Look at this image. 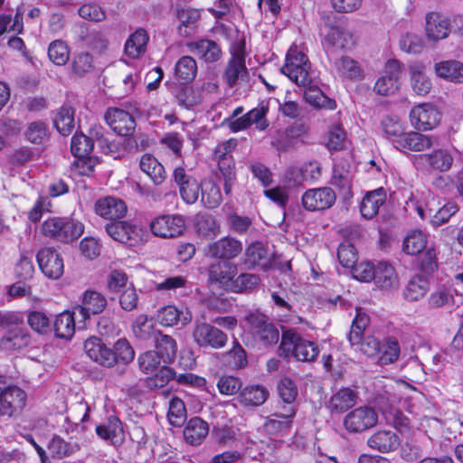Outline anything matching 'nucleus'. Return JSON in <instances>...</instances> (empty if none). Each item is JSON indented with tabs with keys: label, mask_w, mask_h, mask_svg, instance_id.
<instances>
[{
	"label": "nucleus",
	"mask_w": 463,
	"mask_h": 463,
	"mask_svg": "<svg viewBox=\"0 0 463 463\" xmlns=\"http://www.w3.org/2000/svg\"><path fill=\"white\" fill-rule=\"evenodd\" d=\"M104 118L114 132L127 137L123 144L125 150H137V141L132 137L136 129V121L130 113L121 109L109 108ZM90 133L105 154L114 155L120 151L122 145L111 139V135L105 133L102 127L94 128Z\"/></svg>",
	"instance_id": "nucleus-1"
},
{
	"label": "nucleus",
	"mask_w": 463,
	"mask_h": 463,
	"mask_svg": "<svg viewBox=\"0 0 463 463\" xmlns=\"http://www.w3.org/2000/svg\"><path fill=\"white\" fill-rule=\"evenodd\" d=\"M370 324L369 316L361 308H356V315L352 321L348 334V341L352 346H356L367 356H374L380 354L382 343L373 335L364 337V331Z\"/></svg>",
	"instance_id": "nucleus-2"
},
{
	"label": "nucleus",
	"mask_w": 463,
	"mask_h": 463,
	"mask_svg": "<svg viewBox=\"0 0 463 463\" xmlns=\"http://www.w3.org/2000/svg\"><path fill=\"white\" fill-rule=\"evenodd\" d=\"M279 349L285 356L293 355L301 362H312L319 354L316 343L304 339L293 329L282 333Z\"/></svg>",
	"instance_id": "nucleus-3"
},
{
	"label": "nucleus",
	"mask_w": 463,
	"mask_h": 463,
	"mask_svg": "<svg viewBox=\"0 0 463 463\" xmlns=\"http://www.w3.org/2000/svg\"><path fill=\"white\" fill-rule=\"evenodd\" d=\"M84 225L69 217H52L42 224L44 236L53 238L61 242H70L82 235Z\"/></svg>",
	"instance_id": "nucleus-4"
},
{
	"label": "nucleus",
	"mask_w": 463,
	"mask_h": 463,
	"mask_svg": "<svg viewBox=\"0 0 463 463\" xmlns=\"http://www.w3.org/2000/svg\"><path fill=\"white\" fill-rule=\"evenodd\" d=\"M281 72L296 84H309L310 77L315 74L307 55L293 49L288 51Z\"/></svg>",
	"instance_id": "nucleus-5"
},
{
	"label": "nucleus",
	"mask_w": 463,
	"mask_h": 463,
	"mask_svg": "<svg viewBox=\"0 0 463 463\" xmlns=\"http://www.w3.org/2000/svg\"><path fill=\"white\" fill-rule=\"evenodd\" d=\"M378 413L371 406L364 405L350 411L343 420L345 430L350 434H358L374 427Z\"/></svg>",
	"instance_id": "nucleus-6"
},
{
	"label": "nucleus",
	"mask_w": 463,
	"mask_h": 463,
	"mask_svg": "<svg viewBox=\"0 0 463 463\" xmlns=\"http://www.w3.org/2000/svg\"><path fill=\"white\" fill-rule=\"evenodd\" d=\"M193 339L201 348L222 349L228 343V335L217 326L206 322H195Z\"/></svg>",
	"instance_id": "nucleus-7"
},
{
	"label": "nucleus",
	"mask_w": 463,
	"mask_h": 463,
	"mask_svg": "<svg viewBox=\"0 0 463 463\" xmlns=\"http://www.w3.org/2000/svg\"><path fill=\"white\" fill-rule=\"evenodd\" d=\"M242 250V242L228 235L209 243L204 249V254L211 259L230 262L240 256Z\"/></svg>",
	"instance_id": "nucleus-8"
},
{
	"label": "nucleus",
	"mask_w": 463,
	"mask_h": 463,
	"mask_svg": "<svg viewBox=\"0 0 463 463\" xmlns=\"http://www.w3.org/2000/svg\"><path fill=\"white\" fill-rule=\"evenodd\" d=\"M12 315H5L1 318L2 326H12L0 340V346L6 351L17 350L27 346L31 337L27 330L14 321Z\"/></svg>",
	"instance_id": "nucleus-9"
},
{
	"label": "nucleus",
	"mask_w": 463,
	"mask_h": 463,
	"mask_svg": "<svg viewBox=\"0 0 463 463\" xmlns=\"http://www.w3.org/2000/svg\"><path fill=\"white\" fill-rule=\"evenodd\" d=\"M403 71V64L398 60H389L381 77L376 80L373 90L382 96L394 94L400 88V79Z\"/></svg>",
	"instance_id": "nucleus-10"
},
{
	"label": "nucleus",
	"mask_w": 463,
	"mask_h": 463,
	"mask_svg": "<svg viewBox=\"0 0 463 463\" xmlns=\"http://www.w3.org/2000/svg\"><path fill=\"white\" fill-rule=\"evenodd\" d=\"M245 320L264 345L279 342V331L266 315L259 311L250 312L245 317Z\"/></svg>",
	"instance_id": "nucleus-11"
},
{
	"label": "nucleus",
	"mask_w": 463,
	"mask_h": 463,
	"mask_svg": "<svg viewBox=\"0 0 463 463\" xmlns=\"http://www.w3.org/2000/svg\"><path fill=\"white\" fill-rule=\"evenodd\" d=\"M4 385V377L0 376V416L11 417L25 406L26 393L18 386Z\"/></svg>",
	"instance_id": "nucleus-12"
},
{
	"label": "nucleus",
	"mask_w": 463,
	"mask_h": 463,
	"mask_svg": "<svg viewBox=\"0 0 463 463\" xmlns=\"http://www.w3.org/2000/svg\"><path fill=\"white\" fill-rule=\"evenodd\" d=\"M235 266L228 261L216 260L208 267V285L213 290L229 291L235 276Z\"/></svg>",
	"instance_id": "nucleus-13"
},
{
	"label": "nucleus",
	"mask_w": 463,
	"mask_h": 463,
	"mask_svg": "<svg viewBox=\"0 0 463 463\" xmlns=\"http://www.w3.org/2000/svg\"><path fill=\"white\" fill-rule=\"evenodd\" d=\"M152 233L161 238H175L185 230L183 216L178 214H163L153 219L149 223Z\"/></svg>",
	"instance_id": "nucleus-14"
},
{
	"label": "nucleus",
	"mask_w": 463,
	"mask_h": 463,
	"mask_svg": "<svg viewBox=\"0 0 463 463\" xmlns=\"http://www.w3.org/2000/svg\"><path fill=\"white\" fill-rule=\"evenodd\" d=\"M453 160L449 151L439 148L415 156L414 163L427 171L447 172L451 168Z\"/></svg>",
	"instance_id": "nucleus-15"
},
{
	"label": "nucleus",
	"mask_w": 463,
	"mask_h": 463,
	"mask_svg": "<svg viewBox=\"0 0 463 463\" xmlns=\"http://www.w3.org/2000/svg\"><path fill=\"white\" fill-rule=\"evenodd\" d=\"M105 230L114 241L131 246L142 239V230L126 221L111 222L106 224Z\"/></svg>",
	"instance_id": "nucleus-16"
},
{
	"label": "nucleus",
	"mask_w": 463,
	"mask_h": 463,
	"mask_svg": "<svg viewBox=\"0 0 463 463\" xmlns=\"http://www.w3.org/2000/svg\"><path fill=\"white\" fill-rule=\"evenodd\" d=\"M42 272L52 279H59L64 271L63 260L53 248L41 249L36 256Z\"/></svg>",
	"instance_id": "nucleus-17"
},
{
	"label": "nucleus",
	"mask_w": 463,
	"mask_h": 463,
	"mask_svg": "<svg viewBox=\"0 0 463 463\" xmlns=\"http://www.w3.org/2000/svg\"><path fill=\"white\" fill-rule=\"evenodd\" d=\"M173 179L179 188V193L184 202L188 204L194 203L199 197L201 184L193 175H188L182 166H177L174 169Z\"/></svg>",
	"instance_id": "nucleus-18"
},
{
	"label": "nucleus",
	"mask_w": 463,
	"mask_h": 463,
	"mask_svg": "<svg viewBox=\"0 0 463 463\" xmlns=\"http://www.w3.org/2000/svg\"><path fill=\"white\" fill-rule=\"evenodd\" d=\"M336 196L330 187L309 189L302 196V204L307 211H322L330 208Z\"/></svg>",
	"instance_id": "nucleus-19"
},
{
	"label": "nucleus",
	"mask_w": 463,
	"mask_h": 463,
	"mask_svg": "<svg viewBox=\"0 0 463 463\" xmlns=\"http://www.w3.org/2000/svg\"><path fill=\"white\" fill-rule=\"evenodd\" d=\"M410 118L416 129L426 131L432 129L439 123L440 114L433 105L424 103L411 109Z\"/></svg>",
	"instance_id": "nucleus-20"
},
{
	"label": "nucleus",
	"mask_w": 463,
	"mask_h": 463,
	"mask_svg": "<svg viewBox=\"0 0 463 463\" xmlns=\"http://www.w3.org/2000/svg\"><path fill=\"white\" fill-rule=\"evenodd\" d=\"M248 76V71L245 65V55L242 50H235L231 59L228 61L224 70L222 78L225 82L231 87L239 84L240 81L244 80Z\"/></svg>",
	"instance_id": "nucleus-21"
},
{
	"label": "nucleus",
	"mask_w": 463,
	"mask_h": 463,
	"mask_svg": "<svg viewBox=\"0 0 463 463\" xmlns=\"http://www.w3.org/2000/svg\"><path fill=\"white\" fill-rule=\"evenodd\" d=\"M84 350L91 360L102 366L110 368L116 364L112 349L107 347L98 337L87 339L84 343Z\"/></svg>",
	"instance_id": "nucleus-22"
},
{
	"label": "nucleus",
	"mask_w": 463,
	"mask_h": 463,
	"mask_svg": "<svg viewBox=\"0 0 463 463\" xmlns=\"http://www.w3.org/2000/svg\"><path fill=\"white\" fill-rule=\"evenodd\" d=\"M367 446L381 453H390L398 449L401 439L398 434L391 430H378L367 439Z\"/></svg>",
	"instance_id": "nucleus-23"
},
{
	"label": "nucleus",
	"mask_w": 463,
	"mask_h": 463,
	"mask_svg": "<svg viewBox=\"0 0 463 463\" xmlns=\"http://www.w3.org/2000/svg\"><path fill=\"white\" fill-rule=\"evenodd\" d=\"M243 263L248 269L260 267L266 269L271 265V254L263 243L254 241L245 249Z\"/></svg>",
	"instance_id": "nucleus-24"
},
{
	"label": "nucleus",
	"mask_w": 463,
	"mask_h": 463,
	"mask_svg": "<svg viewBox=\"0 0 463 463\" xmlns=\"http://www.w3.org/2000/svg\"><path fill=\"white\" fill-rule=\"evenodd\" d=\"M107 307L106 298L98 291L86 290L82 296L81 305L74 307L75 311L83 320L89 319L90 315L101 313Z\"/></svg>",
	"instance_id": "nucleus-25"
},
{
	"label": "nucleus",
	"mask_w": 463,
	"mask_h": 463,
	"mask_svg": "<svg viewBox=\"0 0 463 463\" xmlns=\"http://www.w3.org/2000/svg\"><path fill=\"white\" fill-rule=\"evenodd\" d=\"M95 212L104 219L115 221L125 216L127 205L118 198L106 196L95 203Z\"/></svg>",
	"instance_id": "nucleus-26"
},
{
	"label": "nucleus",
	"mask_w": 463,
	"mask_h": 463,
	"mask_svg": "<svg viewBox=\"0 0 463 463\" xmlns=\"http://www.w3.org/2000/svg\"><path fill=\"white\" fill-rule=\"evenodd\" d=\"M435 143H437V138L432 136L410 131L406 132L403 137L398 140V147L396 149L400 151L423 152L430 148Z\"/></svg>",
	"instance_id": "nucleus-27"
},
{
	"label": "nucleus",
	"mask_w": 463,
	"mask_h": 463,
	"mask_svg": "<svg viewBox=\"0 0 463 463\" xmlns=\"http://www.w3.org/2000/svg\"><path fill=\"white\" fill-rule=\"evenodd\" d=\"M299 86H303L305 88L304 90V99L305 100L315 108L319 109H335L336 107V103L334 99L326 97L322 90L317 87V82L316 80V75H312L310 77L309 84H298Z\"/></svg>",
	"instance_id": "nucleus-28"
},
{
	"label": "nucleus",
	"mask_w": 463,
	"mask_h": 463,
	"mask_svg": "<svg viewBox=\"0 0 463 463\" xmlns=\"http://www.w3.org/2000/svg\"><path fill=\"white\" fill-rule=\"evenodd\" d=\"M437 77L455 84L463 83V62L458 60H445L434 64Z\"/></svg>",
	"instance_id": "nucleus-29"
},
{
	"label": "nucleus",
	"mask_w": 463,
	"mask_h": 463,
	"mask_svg": "<svg viewBox=\"0 0 463 463\" xmlns=\"http://www.w3.org/2000/svg\"><path fill=\"white\" fill-rule=\"evenodd\" d=\"M425 31L428 39L443 40L450 32L449 20L439 13H429L426 14Z\"/></svg>",
	"instance_id": "nucleus-30"
},
{
	"label": "nucleus",
	"mask_w": 463,
	"mask_h": 463,
	"mask_svg": "<svg viewBox=\"0 0 463 463\" xmlns=\"http://www.w3.org/2000/svg\"><path fill=\"white\" fill-rule=\"evenodd\" d=\"M357 399L355 391L344 387L331 396L327 408L332 413H344L355 405Z\"/></svg>",
	"instance_id": "nucleus-31"
},
{
	"label": "nucleus",
	"mask_w": 463,
	"mask_h": 463,
	"mask_svg": "<svg viewBox=\"0 0 463 463\" xmlns=\"http://www.w3.org/2000/svg\"><path fill=\"white\" fill-rule=\"evenodd\" d=\"M373 281L383 290L393 289L399 284L398 275L394 268L386 261L377 263Z\"/></svg>",
	"instance_id": "nucleus-32"
},
{
	"label": "nucleus",
	"mask_w": 463,
	"mask_h": 463,
	"mask_svg": "<svg viewBox=\"0 0 463 463\" xmlns=\"http://www.w3.org/2000/svg\"><path fill=\"white\" fill-rule=\"evenodd\" d=\"M409 73L411 86L413 91L424 96L431 90V80L424 72V66L420 62H414L409 65Z\"/></svg>",
	"instance_id": "nucleus-33"
},
{
	"label": "nucleus",
	"mask_w": 463,
	"mask_h": 463,
	"mask_svg": "<svg viewBox=\"0 0 463 463\" xmlns=\"http://www.w3.org/2000/svg\"><path fill=\"white\" fill-rule=\"evenodd\" d=\"M189 51L206 62H214L221 57V49L211 40H200L187 44Z\"/></svg>",
	"instance_id": "nucleus-34"
},
{
	"label": "nucleus",
	"mask_w": 463,
	"mask_h": 463,
	"mask_svg": "<svg viewBox=\"0 0 463 463\" xmlns=\"http://www.w3.org/2000/svg\"><path fill=\"white\" fill-rule=\"evenodd\" d=\"M326 46L328 55L333 53V49H348L354 45V38L351 33L339 27L331 28L326 37Z\"/></svg>",
	"instance_id": "nucleus-35"
},
{
	"label": "nucleus",
	"mask_w": 463,
	"mask_h": 463,
	"mask_svg": "<svg viewBox=\"0 0 463 463\" xmlns=\"http://www.w3.org/2000/svg\"><path fill=\"white\" fill-rule=\"evenodd\" d=\"M208 423L199 417L192 418L184 430V439L191 445L195 446L208 435Z\"/></svg>",
	"instance_id": "nucleus-36"
},
{
	"label": "nucleus",
	"mask_w": 463,
	"mask_h": 463,
	"mask_svg": "<svg viewBox=\"0 0 463 463\" xmlns=\"http://www.w3.org/2000/svg\"><path fill=\"white\" fill-rule=\"evenodd\" d=\"M200 13L195 9H181L177 11V18L180 22L178 33L182 37H189L195 33Z\"/></svg>",
	"instance_id": "nucleus-37"
},
{
	"label": "nucleus",
	"mask_w": 463,
	"mask_h": 463,
	"mask_svg": "<svg viewBox=\"0 0 463 463\" xmlns=\"http://www.w3.org/2000/svg\"><path fill=\"white\" fill-rule=\"evenodd\" d=\"M149 36L146 30L139 28L133 33L125 43V52L130 58L136 59L145 53Z\"/></svg>",
	"instance_id": "nucleus-38"
},
{
	"label": "nucleus",
	"mask_w": 463,
	"mask_h": 463,
	"mask_svg": "<svg viewBox=\"0 0 463 463\" xmlns=\"http://www.w3.org/2000/svg\"><path fill=\"white\" fill-rule=\"evenodd\" d=\"M140 169L146 173L156 185L165 180L166 173L164 165L151 155H144L140 160Z\"/></svg>",
	"instance_id": "nucleus-39"
},
{
	"label": "nucleus",
	"mask_w": 463,
	"mask_h": 463,
	"mask_svg": "<svg viewBox=\"0 0 463 463\" xmlns=\"http://www.w3.org/2000/svg\"><path fill=\"white\" fill-rule=\"evenodd\" d=\"M154 343L156 348L155 352L158 354L164 363L170 364L175 360L177 353V344L171 335L160 332Z\"/></svg>",
	"instance_id": "nucleus-40"
},
{
	"label": "nucleus",
	"mask_w": 463,
	"mask_h": 463,
	"mask_svg": "<svg viewBox=\"0 0 463 463\" xmlns=\"http://www.w3.org/2000/svg\"><path fill=\"white\" fill-rule=\"evenodd\" d=\"M75 309L73 312L65 311L58 315L54 320L53 327L57 337L71 339L75 332Z\"/></svg>",
	"instance_id": "nucleus-41"
},
{
	"label": "nucleus",
	"mask_w": 463,
	"mask_h": 463,
	"mask_svg": "<svg viewBox=\"0 0 463 463\" xmlns=\"http://www.w3.org/2000/svg\"><path fill=\"white\" fill-rule=\"evenodd\" d=\"M201 202L209 209L217 208L222 201V195L220 186L213 180L204 179L201 182Z\"/></svg>",
	"instance_id": "nucleus-42"
},
{
	"label": "nucleus",
	"mask_w": 463,
	"mask_h": 463,
	"mask_svg": "<svg viewBox=\"0 0 463 463\" xmlns=\"http://www.w3.org/2000/svg\"><path fill=\"white\" fill-rule=\"evenodd\" d=\"M192 319L189 313L183 314L175 306L168 305L161 307L157 313V321L164 326H173L179 321L183 325L188 324Z\"/></svg>",
	"instance_id": "nucleus-43"
},
{
	"label": "nucleus",
	"mask_w": 463,
	"mask_h": 463,
	"mask_svg": "<svg viewBox=\"0 0 463 463\" xmlns=\"http://www.w3.org/2000/svg\"><path fill=\"white\" fill-rule=\"evenodd\" d=\"M385 202V196L383 189H378L368 193L362 200L360 205L361 214L366 219H372L379 211L380 206Z\"/></svg>",
	"instance_id": "nucleus-44"
},
{
	"label": "nucleus",
	"mask_w": 463,
	"mask_h": 463,
	"mask_svg": "<svg viewBox=\"0 0 463 463\" xmlns=\"http://www.w3.org/2000/svg\"><path fill=\"white\" fill-rule=\"evenodd\" d=\"M268 397L269 392L266 388L260 385H251L242 389L238 399L245 406H260L267 401Z\"/></svg>",
	"instance_id": "nucleus-45"
},
{
	"label": "nucleus",
	"mask_w": 463,
	"mask_h": 463,
	"mask_svg": "<svg viewBox=\"0 0 463 463\" xmlns=\"http://www.w3.org/2000/svg\"><path fill=\"white\" fill-rule=\"evenodd\" d=\"M132 330L135 336L139 340H152L153 342L161 332L155 327V325L151 321H148L146 315H139L136 318L132 326Z\"/></svg>",
	"instance_id": "nucleus-46"
},
{
	"label": "nucleus",
	"mask_w": 463,
	"mask_h": 463,
	"mask_svg": "<svg viewBox=\"0 0 463 463\" xmlns=\"http://www.w3.org/2000/svg\"><path fill=\"white\" fill-rule=\"evenodd\" d=\"M194 227L196 232L204 238H213L220 233L219 223L216 219L210 214H197L195 217Z\"/></svg>",
	"instance_id": "nucleus-47"
},
{
	"label": "nucleus",
	"mask_w": 463,
	"mask_h": 463,
	"mask_svg": "<svg viewBox=\"0 0 463 463\" xmlns=\"http://www.w3.org/2000/svg\"><path fill=\"white\" fill-rule=\"evenodd\" d=\"M197 74V63L191 56L181 57L175 67V78L183 82L192 81Z\"/></svg>",
	"instance_id": "nucleus-48"
},
{
	"label": "nucleus",
	"mask_w": 463,
	"mask_h": 463,
	"mask_svg": "<svg viewBox=\"0 0 463 463\" xmlns=\"http://www.w3.org/2000/svg\"><path fill=\"white\" fill-rule=\"evenodd\" d=\"M351 183L350 165L345 160L335 163L333 168L332 184L348 193L351 189Z\"/></svg>",
	"instance_id": "nucleus-49"
},
{
	"label": "nucleus",
	"mask_w": 463,
	"mask_h": 463,
	"mask_svg": "<svg viewBox=\"0 0 463 463\" xmlns=\"http://www.w3.org/2000/svg\"><path fill=\"white\" fill-rule=\"evenodd\" d=\"M54 126L62 136H69L75 127L73 109L66 105L60 108L54 118Z\"/></svg>",
	"instance_id": "nucleus-50"
},
{
	"label": "nucleus",
	"mask_w": 463,
	"mask_h": 463,
	"mask_svg": "<svg viewBox=\"0 0 463 463\" xmlns=\"http://www.w3.org/2000/svg\"><path fill=\"white\" fill-rule=\"evenodd\" d=\"M429 289V281L424 275L412 277L405 290L404 298L409 301H417L421 298Z\"/></svg>",
	"instance_id": "nucleus-51"
},
{
	"label": "nucleus",
	"mask_w": 463,
	"mask_h": 463,
	"mask_svg": "<svg viewBox=\"0 0 463 463\" xmlns=\"http://www.w3.org/2000/svg\"><path fill=\"white\" fill-rule=\"evenodd\" d=\"M382 127L387 138L397 148L398 140L402 139L406 133L404 125L397 118L386 117L382 121Z\"/></svg>",
	"instance_id": "nucleus-52"
},
{
	"label": "nucleus",
	"mask_w": 463,
	"mask_h": 463,
	"mask_svg": "<svg viewBox=\"0 0 463 463\" xmlns=\"http://www.w3.org/2000/svg\"><path fill=\"white\" fill-rule=\"evenodd\" d=\"M334 68L340 76L347 79H358L362 75V70L357 61L348 56L336 59Z\"/></svg>",
	"instance_id": "nucleus-53"
},
{
	"label": "nucleus",
	"mask_w": 463,
	"mask_h": 463,
	"mask_svg": "<svg viewBox=\"0 0 463 463\" xmlns=\"http://www.w3.org/2000/svg\"><path fill=\"white\" fill-rule=\"evenodd\" d=\"M175 99L180 106L189 109L201 102L202 92L194 86H182L176 90Z\"/></svg>",
	"instance_id": "nucleus-54"
},
{
	"label": "nucleus",
	"mask_w": 463,
	"mask_h": 463,
	"mask_svg": "<svg viewBox=\"0 0 463 463\" xmlns=\"http://www.w3.org/2000/svg\"><path fill=\"white\" fill-rule=\"evenodd\" d=\"M382 350L379 354L381 364H390L396 362L400 356L401 349L398 340L394 337H387L382 343Z\"/></svg>",
	"instance_id": "nucleus-55"
},
{
	"label": "nucleus",
	"mask_w": 463,
	"mask_h": 463,
	"mask_svg": "<svg viewBox=\"0 0 463 463\" xmlns=\"http://www.w3.org/2000/svg\"><path fill=\"white\" fill-rule=\"evenodd\" d=\"M426 235L420 231H414L404 239L402 249L408 255H416L426 248Z\"/></svg>",
	"instance_id": "nucleus-56"
},
{
	"label": "nucleus",
	"mask_w": 463,
	"mask_h": 463,
	"mask_svg": "<svg viewBox=\"0 0 463 463\" xmlns=\"http://www.w3.org/2000/svg\"><path fill=\"white\" fill-rule=\"evenodd\" d=\"M169 423L174 427H181L186 420V410L184 402L177 398H172L169 402L167 413Z\"/></svg>",
	"instance_id": "nucleus-57"
},
{
	"label": "nucleus",
	"mask_w": 463,
	"mask_h": 463,
	"mask_svg": "<svg viewBox=\"0 0 463 463\" xmlns=\"http://www.w3.org/2000/svg\"><path fill=\"white\" fill-rule=\"evenodd\" d=\"M93 149V140L84 134H75L71 138V150L77 158L86 157Z\"/></svg>",
	"instance_id": "nucleus-58"
},
{
	"label": "nucleus",
	"mask_w": 463,
	"mask_h": 463,
	"mask_svg": "<svg viewBox=\"0 0 463 463\" xmlns=\"http://www.w3.org/2000/svg\"><path fill=\"white\" fill-rule=\"evenodd\" d=\"M48 56L54 64L64 65L70 58L69 47L63 41L55 40L49 45Z\"/></svg>",
	"instance_id": "nucleus-59"
},
{
	"label": "nucleus",
	"mask_w": 463,
	"mask_h": 463,
	"mask_svg": "<svg viewBox=\"0 0 463 463\" xmlns=\"http://www.w3.org/2000/svg\"><path fill=\"white\" fill-rule=\"evenodd\" d=\"M113 356L116 358V364L122 363L129 364L135 357V351L126 338H119L113 345Z\"/></svg>",
	"instance_id": "nucleus-60"
},
{
	"label": "nucleus",
	"mask_w": 463,
	"mask_h": 463,
	"mask_svg": "<svg viewBox=\"0 0 463 463\" xmlns=\"http://www.w3.org/2000/svg\"><path fill=\"white\" fill-rule=\"evenodd\" d=\"M122 432L121 422L117 417H109L107 424H100L96 427V433L99 437L111 441Z\"/></svg>",
	"instance_id": "nucleus-61"
},
{
	"label": "nucleus",
	"mask_w": 463,
	"mask_h": 463,
	"mask_svg": "<svg viewBox=\"0 0 463 463\" xmlns=\"http://www.w3.org/2000/svg\"><path fill=\"white\" fill-rule=\"evenodd\" d=\"M291 420H282L275 413L267 418L263 424L264 431L269 435L284 434L291 429Z\"/></svg>",
	"instance_id": "nucleus-62"
},
{
	"label": "nucleus",
	"mask_w": 463,
	"mask_h": 463,
	"mask_svg": "<svg viewBox=\"0 0 463 463\" xmlns=\"http://www.w3.org/2000/svg\"><path fill=\"white\" fill-rule=\"evenodd\" d=\"M26 139L33 144H42L48 137L47 125L43 121L31 122L24 132Z\"/></svg>",
	"instance_id": "nucleus-63"
},
{
	"label": "nucleus",
	"mask_w": 463,
	"mask_h": 463,
	"mask_svg": "<svg viewBox=\"0 0 463 463\" xmlns=\"http://www.w3.org/2000/svg\"><path fill=\"white\" fill-rule=\"evenodd\" d=\"M278 391L280 398L287 404H292L298 392L296 383L288 377H284L278 383Z\"/></svg>",
	"instance_id": "nucleus-64"
}]
</instances>
